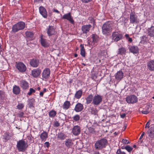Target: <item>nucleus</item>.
I'll use <instances>...</instances> for the list:
<instances>
[{"label":"nucleus","mask_w":154,"mask_h":154,"mask_svg":"<svg viewBox=\"0 0 154 154\" xmlns=\"http://www.w3.org/2000/svg\"><path fill=\"white\" fill-rule=\"evenodd\" d=\"M60 125V123L57 121H55L54 123V126L58 127Z\"/></svg>","instance_id":"obj_48"},{"label":"nucleus","mask_w":154,"mask_h":154,"mask_svg":"<svg viewBox=\"0 0 154 154\" xmlns=\"http://www.w3.org/2000/svg\"><path fill=\"white\" fill-rule=\"evenodd\" d=\"M121 154H126V153L124 152H122Z\"/></svg>","instance_id":"obj_64"},{"label":"nucleus","mask_w":154,"mask_h":154,"mask_svg":"<svg viewBox=\"0 0 154 154\" xmlns=\"http://www.w3.org/2000/svg\"><path fill=\"white\" fill-rule=\"evenodd\" d=\"M125 113H123L120 116L121 118H124L125 116Z\"/></svg>","instance_id":"obj_58"},{"label":"nucleus","mask_w":154,"mask_h":154,"mask_svg":"<svg viewBox=\"0 0 154 154\" xmlns=\"http://www.w3.org/2000/svg\"><path fill=\"white\" fill-rule=\"evenodd\" d=\"M24 106V105L23 103H19L17 106V108L19 109H22Z\"/></svg>","instance_id":"obj_44"},{"label":"nucleus","mask_w":154,"mask_h":154,"mask_svg":"<svg viewBox=\"0 0 154 154\" xmlns=\"http://www.w3.org/2000/svg\"><path fill=\"white\" fill-rule=\"evenodd\" d=\"M81 128L78 125L73 126L72 130V133L75 136L79 135L80 133Z\"/></svg>","instance_id":"obj_11"},{"label":"nucleus","mask_w":154,"mask_h":154,"mask_svg":"<svg viewBox=\"0 0 154 154\" xmlns=\"http://www.w3.org/2000/svg\"><path fill=\"white\" fill-rule=\"evenodd\" d=\"M126 52V50L125 48L122 47L119 49L117 54H118L123 55L125 54Z\"/></svg>","instance_id":"obj_32"},{"label":"nucleus","mask_w":154,"mask_h":154,"mask_svg":"<svg viewBox=\"0 0 154 154\" xmlns=\"http://www.w3.org/2000/svg\"><path fill=\"white\" fill-rule=\"evenodd\" d=\"M65 145L68 148H71L73 145L72 140L70 139H66L65 141Z\"/></svg>","instance_id":"obj_20"},{"label":"nucleus","mask_w":154,"mask_h":154,"mask_svg":"<svg viewBox=\"0 0 154 154\" xmlns=\"http://www.w3.org/2000/svg\"><path fill=\"white\" fill-rule=\"evenodd\" d=\"M88 44L89 45H90V40H88Z\"/></svg>","instance_id":"obj_63"},{"label":"nucleus","mask_w":154,"mask_h":154,"mask_svg":"<svg viewBox=\"0 0 154 154\" xmlns=\"http://www.w3.org/2000/svg\"><path fill=\"white\" fill-rule=\"evenodd\" d=\"M129 51L131 52L134 53H137L138 51V48L137 46H132L129 48Z\"/></svg>","instance_id":"obj_30"},{"label":"nucleus","mask_w":154,"mask_h":154,"mask_svg":"<svg viewBox=\"0 0 154 154\" xmlns=\"http://www.w3.org/2000/svg\"><path fill=\"white\" fill-rule=\"evenodd\" d=\"M45 145L48 148L49 147V143L48 142H46L45 143Z\"/></svg>","instance_id":"obj_53"},{"label":"nucleus","mask_w":154,"mask_h":154,"mask_svg":"<svg viewBox=\"0 0 154 154\" xmlns=\"http://www.w3.org/2000/svg\"><path fill=\"white\" fill-rule=\"evenodd\" d=\"M35 92V90L32 88H30L29 90V92L28 93V94L29 95H30L33 93H34Z\"/></svg>","instance_id":"obj_45"},{"label":"nucleus","mask_w":154,"mask_h":154,"mask_svg":"<svg viewBox=\"0 0 154 154\" xmlns=\"http://www.w3.org/2000/svg\"><path fill=\"white\" fill-rule=\"evenodd\" d=\"M39 11L40 14L44 18H47V12L46 9L43 6H40L39 8Z\"/></svg>","instance_id":"obj_17"},{"label":"nucleus","mask_w":154,"mask_h":154,"mask_svg":"<svg viewBox=\"0 0 154 154\" xmlns=\"http://www.w3.org/2000/svg\"><path fill=\"white\" fill-rule=\"evenodd\" d=\"M30 63L32 66L36 67L38 66L39 64V61L38 59H33L31 60Z\"/></svg>","instance_id":"obj_19"},{"label":"nucleus","mask_w":154,"mask_h":154,"mask_svg":"<svg viewBox=\"0 0 154 154\" xmlns=\"http://www.w3.org/2000/svg\"><path fill=\"white\" fill-rule=\"evenodd\" d=\"M150 121V120H149V121L147 122L146 123L145 128H149V122Z\"/></svg>","instance_id":"obj_49"},{"label":"nucleus","mask_w":154,"mask_h":154,"mask_svg":"<svg viewBox=\"0 0 154 154\" xmlns=\"http://www.w3.org/2000/svg\"><path fill=\"white\" fill-rule=\"evenodd\" d=\"M112 24L110 22H108L104 23L102 26L103 33L107 35L112 31Z\"/></svg>","instance_id":"obj_2"},{"label":"nucleus","mask_w":154,"mask_h":154,"mask_svg":"<svg viewBox=\"0 0 154 154\" xmlns=\"http://www.w3.org/2000/svg\"><path fill=\"white\" fill-rule=\"evenodd\" d=\"M13 91L14 94L16 95L19 94L20 92V89L19 87L17 85H15L13 87Z\"/></svg>","instance_id":"obj_29"},{"label":"nucleus","mask_w":154,"mask_h":154,"mask_svg":"<svg viewBox=\"0 0 154 154\" xmlns=\"http://www.w3.org/2000/svg\"><path fill=\"white\" fill-rule=\"evenodd\" d=\"M93 154H100L99 152L98 151H95L94 152Z\"/></svg>","instance_id":"obj_60"},{"label":"nucleus","mask_w":154,"mask_h":154,"mask_svg":"<svg viewBox=\"0 0 154 154\" xmlns=\"http://www.w3.org/2000/svg\"><path fill=\"white\" fill-rule=\"evenodd\" d=\"M142 38L143 40L146 41L147 37L146 35H143L142 37Z\"/></svg>","instance_id":"obj_56"},{"label":"nucleus","mask_w":154,"mask_h":154,"mask_svg":"<svg viewBox=\"0 0 154 154\" xmlns=\"http://www.w3.org/2000/svg\"><path fill=\"white\" fill-rule=\"evenodd\" d=\"M71 105L70 102L68 101H65L63 105V109L65 110L68 109L69 108Z\"/></svg>","instance_id":"obj_31"},{"label":"nucleus","mask_w":154,"mask_h":154,"mask_svg":"<svg viewBox=\"0 0 154 154\" xmlns=\"http://www.w3.org/2000/svg\"><path fill=\"white\" fill-rule=\"evenodd\" d=\"M35 102V100L33 98L29 99V106L30 107L33 106V104Z\"/></svg>","instance_id":"obj_40"},{"label":"nucleus","mask_w":154,"mask_h":154,"mask_svg":"<svg viewBox=\"0 0 154 154\" xmlns=\"http://www.w3.org/2000/svg\"><path fill=\"white\" fill-rule=\"evenodd\" d=\"M89 111L92 114L95 116L97 115L98 111L96 108L93 107H90Z\"/></svg>","instance_id":"obj_33"},{"label":"nucleus","mask_w":154,"mask_h":154,"mask_svg":"<svg viewBox=\"0 0 154 154\" xmlns=\"http://www.w3.org/2000/svg\"><path fill=\"white\" fill-rule=\"evenodd\" d=\"M57 138L61 140H63L66 137V135L62 132H60L57 134Z\"/></svg>","instance_id":"obj_36"},{"label":"nucleus","mask_w":154,"mask_h":154,"mask_svg":"<svg viewBox=\"0 0 154 154\" xmlns=\"http://www.w3.org/2000/svg\"><path fill=\"white\" fill-rule=\"evenodd\" d=\"M62 18L67 20L72 24L74 23V21L70 12L63 15Z\"/></svg>","instance_id":"obj_14"},{"label":"nucleus","mask_w":154,"mask_h":154,"mask_svg":"<svg viewBox=\"0 0 154 154\" xmlns=\"http://www.w3.org/2000/svg\"><path fill=\"white\" fill-rule=\"evenodd\" d=\"M147 33L148 36L151 37H154V26H152L146 29Z\"/></svg>","instance_id":"obj_15"},{"label":"nucleus","mask_w":154,"mask_h":154,"mask_svg":"<svg viewBox=\"0 0 154 154\" xmlns=\"http://www.w3.org/2000/svg\"><path fill=\"white\" fill-rule=\"evenodd\" d=\"M83 3H87L92 1V0H81Z\"/></svg>","instance_id":"obj_50"},{"label":"nucleus","mask_w":154,"mask_h":154,"mask_svg":"<svg viewBox=\"0 0 154 154\" xmlns=\"http://www.w3.org/2000/svg\"><path fill=\"white\" fill-rule=\"evenodd\" d=\"M82 91L79 90L76 92L75 94V97L77 99H79L82 95Z\"/></svg>","instance_id":"obj_35"},{"label":"nucleus","mask_w":154,"mask_h":154,"mask_svg":"<svg viewBox=\"0 0 154 154\" xmlns=\"http://www.w3.org/2000/svg\"><path fill=\"white\" fill-rule=\"evenodd\" d=\"M123 73L122 71H119L116 74L115 78L116 80L120 81L123 78Z\"/></svg>","instance_id":"obj_21"},{"label":"nucleus","mask_w":154,"mask_h":154,"mask_svg":"<svg viewBox=\"0 0 154 154\" xmlns=\"http://www.w3.org/2000/svg\"><path fill=\"white\" fill-rule=\"evenodd\" d=\"M53 11L54 12H56L58 14L59 13V11L57 9H54L53 10Z\"/></svg>","instance_id":"obj_57"},{"label":"nucleus","mask_w":154,"mask_h":154,"mask_svg":"<svg viewBox=\"0 0 154 154\" xmlns=\"http://www.w3.org/2000/svg\"><path fill=\"white\" fill-rule=\"evenodd\" d=\"M147 67L148 69L150 70H154V61L151 60L148 62Z\"/></svg>","instance_id":"obj_26"},{"label":"nucleus","mask_w":154,"mask_h":154,"mask_svg":"<svg viewBox=\"0 0 154 154\" xmlns=\"http://www.w3.org/2000/svg\"><path fill=\"white\" fill-rule=\"evenodd\" d=\"M50 74V69L48 68H45L43 71L42 72V77L45 79H48Z\"/></svg>","instance_id":"obj_13"},{"label":"nucleus","mask_w":154,"mask_h":154,"mask_svg":"<svg viewBox=\"0 0 154 154\" xmlns=\"http://www.w3.org/2000/svg\"><path fill=\"white\" fill-rule=\"evenodd\" d=\"M125 149L128 152H130L132 150L133 148L129 146H127L125 147Z\"/></svg>","instance_id":"obj_43"},{"label":"nucleus","mask_w":154,"mask_h":154,"mask_svg":"<svg viewBox=\"0 0 154 154\" xmlns=\"http://www.w3.org/2000/svg\"><path fill=\"white\" fill-rule=\"evenodd\" d=\"M25 34L26 36L28 37H32L33 35L32 32H26Z\"/></svg>","instance_id":"obj_42"},{"label":"nucleus","mask_w":154,"mask_h":154,"mask_svg":"<svg viewBox=\"0 0 154 154\" xmlns=\"http://www.w3.org/2000/svg\"><path fill=\"white\" fill-rule=\"evenodd\" d=\"M16 63V67L18 70L21 72H24L26 70V67L25 65L22 63L19 62Z\"/></svg>","instance_id":"obj_9"},{"label":"nucleus","mask_w":154,"mask_h":154,"mask_svg":"<svg viewBox=\"0 0 154 154\" xmlns=\"http://www.w3.org/2000/svg\"><path fill=\"white\" fill-rule=\"evenodd\" d=\"M83 109V106L82 104L78 103L75 106L74 110L77 112L82 111Z\"/></svg>","instance_id":"obj_22"},{"label":"nucleus","mask_w":154,"mask_h":154,"mask_svg":"<svg viewBox=\"0 0 154 154\" xmlns=\"http://www.w3.org/2000/svg\"><path fill=\"white\" fill-rule=\"evenodd\" d=\"M142 113L145 114H147L149 113V112L147 111H142Z\"/></svg>","instance_id":"obj_54"},{"label":"nucleus","mask_w":154,"mask_h":154,"mask_svg":"<svg viewBox=\"0 0 154 154\" xmlns=\"http://www.w3.org/2000/svg\"><path fill=\"white\" fill-rule=\"evenodd\" d=\"M98 36L96 35L93 34L92 35V44H93V45L97 43L98 41Z\"/></svg>","instance_id":"obj_34"},{"label":"nucleus","mask_w":154,"mask_h":154,"mask_svg":"<svg viewBox=\"0 0 154 154\" xmlns=\"http://www.w3.org/2000/svg\"><path fill=\"white\" fill-rule=\"evenodd\" d=\"M20 87L23 90L28 89L29 88V85L28 82L26 81L22 80L20 81Z\"/></svg>","instance_id":"obj_12"},{"label":"nucleus","mask_w":154,"mask_h":154,"mask_svg":"<svg viewBox=\"0 0 154 154\" xmlns=\"http://www.w3.org/2000/svg\"><path fill=\"white\" fill-rule=\"evenodd\" d=\"M81 48V54L83 57H85V49L84 48L83 45L81 44L80 45Z\"/></svg>","instance_id":"obj_37"},{"label":"nucleus","mask_w":154,"mask_h":154,"mask_svg":"<svg viewBox=\"0 0 154 154\" xmlns=\"http://www.w3.org/2000/svg\"><path fill=\"white\" fill-rule=\"evenodd\" d=\"M137 98L135 95L128 96L126 98V101L129 103H134L137 101Z\"/></svg>","instance_id":"obj_7"},{"label":"nucleus","mask_w":154,"mask_h":154,"mask_svg":"<svg viewBox=\"0 0 154 154\" xmlns=\"http://www.w3.org/2000/svg\"><path fill=\"white\" fill-rule=\"evenodd\" d=\"M5 97V92L3 91L0 90V102L4 100Z\"/></svg>","instance_id":"obj_38"},{"label":"nucleus","mask_w":154,"mask_h":154,"mask_svg":"<svg viewBox=\"0 0 154 154\" xmlns=\"http://www.w3.org/2000/svg\"><path fill=\"white\" fill-rule=\"evenodd\" d=\"M102 100V97L100 95L97 94L94 97L92 103L94 105L98 106L100 104Z\"/></svg>","instance_id":"obj_5"},{"label":"nucleus","mask_w":154,"mask_h":154,"mask_svg":"<svg viewBox=\"0 0 154 154\" xmlns=\"http://www.w3.org/2000/svg\"><path fill=\"white\" fill-rule=\"evenodd\" d=\"M80 119V116L78 115H76L73 117V119L74 121H79Z\"/></svg>","instance_id":"obj_41"},{"label":"nucleus","mask_w":154,"mask_h":154,"mask_svg":"<svg viewBox=\"0 0 154 154\" xmlns=\"http://www.w3.org/2000/svg\"><path fill=\"white\" fill-rule=\"evenodd\" d=\"M130 21L132 24L138 23L139 22V19L135 13L132 12L130 14Z\"/></svg>","instance_id":"obj_6"},{"label":"nucleus","mask_w":154,"mask_h":154,"mask_svg":"<svg viewBox=\"0 0 154 154\" xmlns=\"http://www.w3.org/2000/svg\"><path fill=\"white\" fill-rule=\"evenodd\" d=\"M90 20H91V23H94V20L93 18L91 17L90 18Z\"/></svg>","instance_id":"obj_55"},{"label":"nucleus","mask_w":154,"mask_h":154,"mask_svg":"<svg viewBox=\"0 0 154 154\" xmlns=\"http://www.w3.org/2000/svg\"><path fill=\"white\" fill-rule=\"evenodd\" d=\"M94 97L92 94H90L88 95L85 98L86 100V103L87 104L90 103L93 101Z\"/></svg>","instance_id":"obj_28"},{"label":"nucleus","mask_w":154,"mask_h":154,"mask_svg":"<svg viewBox=\"0 0 154 154\" xmlns=\"http://www.w3.org/2000/svg\"><path fill=\"white\" fill-rule=\"evenodd\" d=\"M122 152L120 149H119L116 152V153L117 154H121Z\"/></svg>","instance_id":"obj_52"},{"label":"nucleus","mask_w":154,"mask_h":154,"mask_svg":"<svg viewBox=\"0 0 154 154\" xmlns=\"http://www.w3.org/2000/svg\"><path fill=\"white\" fill-rule=\"evenodd\" d=\"M122 142L125 144H128L130 143L129 141L126 139H122Z\"/></svg>","instance_id":"obj_46"},{"label":"nucleus","mask_w":154,"mask_h":154,"mask_svg":"<svg viewBox=\"0 0 154 154\" xmlns=\"http://www.w3.org/2000/svg\"><path fill=\"white\" fill-rule=\"evenodd\" d=\"M107 143V141L106 139H101L96 142L94 144L95 148L97 149L101 150L106 147Z\"/></svg>","instance_id":"obj_1"},{"label":"nucleus","mask_w":154,"mask_h":154,"mask_svg":"<svg viewBox=\"0 0 154 154\" xmlns=\"http://www.w3.org/2000/svg\"><path fill=\"white\" fill-rule=\"evenodd\" d=\"M127 40H128V41L130 42H132V38H130V37H129L128 39Z\"/></svg>","instance_id":"obj_59"},{"label":"nucleus","mask_w":154,"mask_h":154,"mask_svg":"<svg viewBox=\"0 0 154 154\" xmlns=\"http://www.w3.org/2000/svg\"><path fill=\"white\" fill-rule=\"evenodd\" d=\"M41 72L40 69H37L32 70V74L34 77H36L39 76Z\"/></svg>","instance_id":"obj_23"},{"label":"nucleus","mask_w":154,"mask_h":154,"mask_svg":"<svg viewBox=\"0 0 154 154\" xmlns=\"http://www.w3.org/2000/svg\"><path fill=\"white\" fill-rule=\"evenodd\" d=\"M10 133L6 132L2 136V140L4 142H6L10 139Z\"/></svg>","instance_id":"obj_25"},{"label":"nucleus","mask_w":154,"mask_h":154,"mask_svg":"<svg viewBox=\"0 0 154 154\" xmlns=\"http://www.w3.org/2000/svg\"><path fill=\"white\" fill-rule=\"evenodd\" d=\"M48 137V134L47 132L44 131L40 136V138L42 141H45Z\"/></svg>","instance_id":"obj_27"},{"label":"nucleus","mask_w":154,"mask_h":154,"mask_svg":"<svg viewBox=\"0 0 154 154\" xmlns=\"http://www.w3.org/2000/svg\"><path fill=\"white\" fill-rule=\"evenodd\" d=\"M43 94H44V92H41L40 93V96H41L42 97H43Z\"/></svg>","instance_id":"obj_62"},{"label":"nucleus","mask_w":154,"mask_h":154,"mask_svg":"<svg viewBox=\"0 0 154 154\" xmlns=\"http://www.w3.org/2000/svg\"><path fill=\"white\" fill-rule=\"evenodd\" d=\"M145 134V132H143L140 136V137L139 138V141H140L141 143H142V140H141V139L142 138L143 136Z\"/></svg>","instance_id":"obj_47"},{"label":"nucleus","mask_w":154,"mask_h":154,"mask_svg":"<svg viewBox=\"0 0 154 154\" xmlns=\"http://www.w3.org/2000/svg\"><path fill=\"white\" fill-rule=\"evenodd\" d=\"M125 36L127 39L129 37V35L127 34H125Z\"/></svg>","instance_id":"obj_61"},{"label":"nucleus","mask_w":154,"mask_h":154,"mask_svg":"<svg viewBox=\"0 0 154 154\" xmlns=\"http://www.w3.org/2000/svg\"><path fill=\"white\" fill-rule=\"evenodd\" d=\"M25 26V23L24 22L22 21L19 22L13 26L12 31L15 33L19 30L23 29Z\"/></svg>","instance_id":"obj_3"},{"label":"nucleus","mask_w":154,"mask_h":154,"mask_svg":"<svg viewBox=\"0 0 154 154\" xmlns=\"http://www.w3.org/2000/svg\"><path fill=\"white\" fill-rule=\"evenodd\" d=\"M47 32L48 36H49L55 35L56 33L54 26H49L48 28L47 29Z\"/></svg>","instance_id":"obj_10"},{"label":"nucleus","mask_w":154,"mask_h":154,"mask_svg":"<svg viewBox=\"0 0 154 154\" xmlns=\"http://www.w3.org/2000/svg\"><path fill=\"white\" fill-rule=\"evenodd\" d=\"M112 39L114 42H117L121 39L122 37V35L119 33L117 32H114L112 34Z\"/></svg>","instance_id":"obj_8"},{"label":"nucleus","mask_w":154,"mask_h":154,"mask_svg":"<svg viewBox=\"0 0 154 154\" xmlns=\"http://www.w3.org/2000/svg\"><path fill=\"white\" fill-rule=\"evenodd\" d=\"M147 133L149 137V139L152 140L154 137V127H151L148 130Z\"/></svg>","instance_id":"obj_16"},{"label":"nucleus","mask_w":154,"mask_h":154,"mask_svg":"<svg viewBox=\"0 0 154 154\" xmlns=\"http://www.w3.org/2000/svg\"><path fill=\"white\" fill-rule=\"evenodd\" d=\"M56 112L54 110H52L50 111L49 113V115L50 117L54 118L56 115Z\"/></svg>","instance_id":"obj_39"},{"label":"nucleus","mask_w":154,"mask_h":154,"mask_svg":"<svg viewBox=\"0 0 154 154\" xmlns=\"http://www.w3.org/2000/svg\"><path fill=\"white\" fill-rule=\"evenodd\" d=\"M28 147L27 143L23 140H20L17 142V148L19 151L24 152Z\"/></svg>","instance_id":"obj_4"},{"label":"nucleus","mask_w":154,"mask_h":154,"mask_svg":"<svg viewBox=\"0 0 154 154\" xmlns=\"http://www.w3.org/2000/svg\"><path fill=\"white\" fill-rule=\"evenodd\" d=\"M91 27V26L90 24L85 25L82 26V29L83 33L87 34L89 31L90 28Z\"/></svg>","instance_id":"obj_18"},{"label":"nucleus","mask_w":154,"mask_h":154,"mask_svg":"<svg viewBox=\"0 0 154 154\" xmlns=\"http://www.w3.org/2000/svg\"><path fill=\"white\" fill-rule=\"evenodd\" d=\"M40 42L42 45L45 48L48 47L50 45L48 41L42 38H41Z\"/></svg>","instance_id":"obj_24"},{"label":"nucleus","mask_w":154,"mask_h":154,"mask_svg":"<svg viewBox=\"0 0 154 154\" xmlns=\"http://www.w3.org/2000/svg\"><path fill=\"white\" fill-rule=\"evenodd\" d=\"M24 113L23 112H20L18 113V116L19 117H22Z\"/></svg>","instance_id":"obj_51"}]
</instances>
